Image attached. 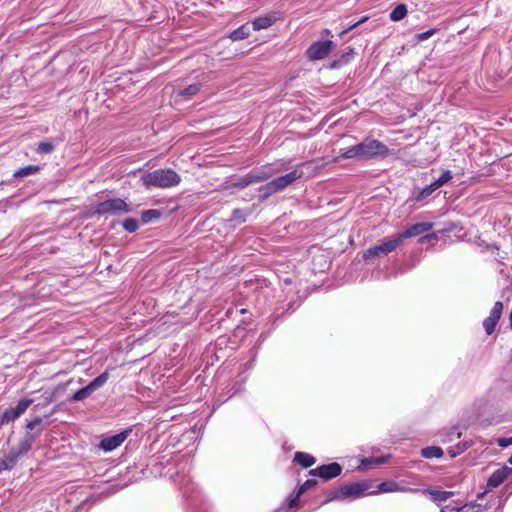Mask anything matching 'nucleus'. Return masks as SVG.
<instances>
[{"label":"nucleus","mask_w":512,"mask_h":512,"mask_svg":"<svg viewBox=\"0 0 512 512\" xmlns=\"http://www.w3.org/2000/svg\"><path fill=\"white\" fill-rule=\"evenodd\" d=\"M421 455L427 459H438L443 456V450L439 446H429L421 450Z\"/></svg>","instance_id":"b1692460"},{"label":"nucleus","mask_w":512,"mask_h":512,"mask_svg":"<svg viewBox=\"0 0 512 512\" xmlns=\"http://www.w3.org/2000/svg\"><path fill=\"white\" fill-rule=\"evenodd\" d=\"M54 400V393H48V392H45L44 393V402L43 403H38L35 408H39V407H45L47 406L48 404H50L52 401Z\"/></svg>","instance_id":"4c0bfd02"},{"label":"nucleus","mask_w":512,"mask_h":512,"mask_svg":"<svg viewBox=\"0 0 512 512\" xmlns=\"http://www.w3.org/2000/svg\"><path fill=\"white\" fill-rule=\"evenodd\" d=\"M436 33V29H429L425 32L419 33L416 35L417 40L419 41H425L428 40L430 37H432Z\"/></svg>","instance_id":"c9c22d12"},{"label":"nucleus","mask_w":512,"mask_h":512,"mask_svg":"<svg viewBox=\"0 0 512 512\" xmlns=\"http://www.w3.org/2000/svg\"><path fill=\"white\" fill-rule=\"evenodd\" d=\"M432 228L433 223L431 222L416 223L408 227L402 233L397 234L396 238L399 241V244L401 245L404 239L422 235L423 233L430 231Z\"/></svg>","instance_id":"1a4fd4ad"},{"label":"nucleus","mask_w":512,"mask_h":512,"mask_svg":"<svg viewBox=\"0 0 512 512\" xmlns=\"http://www.w3.org/2000/svg\"><path fill=\"white\" fill-rule=\"evenodd\" d=\"M238 391H240V388H238V389L234 390V392H233V393H237Z\"/></svg>","instance_id":"603ef678"},{"label":"nucleus","mask_w":512,"mask_h":512,"mask_svg":"<svg viewBox=\"0 0 512 512\" xmlns=\"http://www.w3.org/2000/svg\"><path fill=\"white\" fill-rule=\"evenodd\" d=\"M246 312H247V309H246V308H242V309L240 310V313H241V314H244V313H246Z\"/></svg>","instance_id":"8fccbe9b"},{"label":"nucleus","mask_w":512,"mask_h":512,"mask_svg":"<svg viewBox=\"0 0 512 512\" xmlns=\"http://www.w3.org/2000/svg\"><path fill=\"white\" fill-rule=\"evenodd\" d=\"M509 463L512 464V454L511 457L509 458Z\"/></svg>","instance_id":"3c124183"},{"label":"nucleus","mask_w":512,"mask_h":512,"mask_svg":"<svg viewBox=\"0 0 512 512\" xmlns=\"http://www.w3.org/2000/svg\"><path fill=\"white\" fill-rule=\"evenodd\" d=\"M378 491L383 493H389V492H418L419 489H412L407 487L400 486L395 481H386L382 482L377 486Z\"/></svg>","instance_id":"2eb2a0df"},{"label":"nucleus","mask_w":512,"mask_h":512,"mask_svg":"<svg viewBox=\"0 0 512 512\" xmlns=\"http://www.w3.org/2000/svg\"><path fill=\"white\" fill-rule=\"evenodd\" d=\"M246 212L241 209H235L232 212L230 221L234 222L235 224H242L246 221Z\"/></svg>","instance_id":"473e14b6"},{"label":"nucleus","mask_w":512,"mask_h":512,"mask_svg":"<svg viewBox=\"0 0 512 512\" xmlns=\"http://www.w3.org/2000/svg\"><path fill=\"white\" fill-rule=\"evenodd\" d=\"M20 416L14 408L6 409L0 417V426L6 425L10 422L15 421Z\"/></svg>","instance_id":"a878e982"},{"label":"nucleus","mask_w":512,"mask_h":512,"mask_svg":"<svg viewBox=\"0 0 512 512\" xmlns=\"http://www.w3.org/2000/svg\"><path fill=\"white\" fill-rule=\"evenodd\" d=\"M368 19L367 16H364L362 17L359 21L349 25L348 27H346L342 32L341 34H346L347 32L351 31L352 29L356 28L358 25H360L361 23L365 22L366 20Z\"/></svg>","instance_id":"ea45409f"},{"label":"nucleus","mask_w":512,"mask_h":512,"mask_svg":"<svg viewBox=\"0 0 512 512\" xmlns=\"http://www.w3.org/2000/svg\"><path fill=\"white\" fill-rule=\"evenodd\" d=\"M512 472L511 468L502 467L494 471L491 476L488 478L487 485L491 488H496L500 486Z\"/></svg>","instance_id":"4468645a"},{"label":"nucleus","mask_w":512,"mask_h":512,"mask_svg":"<svg viewBox=\"0 0 512 512\" xmlns=\"http://www.w3.org/2000/svg\"><path fill=\"white\" fill-rule=\"evenodd\" d=\"M334 47L331 40L318 41L313 43L307 50V56L311 60H321L328 56Z\"/></svg>","instance_id":"6e6552de"},{"label":"nucleus","mask_w":512,"mask_h":512,"mask_svg":"<svg viewBox=\"0 0 512 512\" xmlns=\"http://www.w3.org/2000/svg\"><path fill=\"white\" fill-rule=\"evenodd\" d=\"M54 150V145L50 141L40 142L37 145V152L41 154H48Z\"/></svg>","instance_id":"f704fd0d"},{"label":"nucleus","mask_w":512,"mask_h":512,"mask_svg":"<svg viewBox=\"0 0 512 512\" xmlns=\"http://www.w3.org/2000/svg\"><path fill=\"white\" fill-rule=\"evenodd\" d=\"M39 171H40V166L28 165V166L21 167V168L17 169L14 172L13 176L15 178H22V177L34 175V174L38 173Z\"/></svg>","instance_id":"5701e85b"},{"label":"nucleus","mask_w":512,"mask_h":512,"mask_svg":"<svg viewBox=\"0 0 512 512\" xmlns=\"http://www.w3.org/2000/svg\"><path fill=\"white\" fill-rule=\"evenodd\" d=\"M294 506L289 505V501L287 503H283L280 505L277 509L274 510V512H288L290 508H293Z\"/></svg>","instance_id":"79ce46f5"},{"label":"nucleus","mask_w":512,"mask_h":512,"mask_svg":"<svg viewBox=\"0 0 512 512\" xmlns=\"http://www.w3.org/2000/svg\"><path fill=\"white\" fill-rule=\"evenodd\" d=\"M469 445L467 442H458L456 445H455V448L457 450H459V453H463L464 451H466L468 449Z\"/></svg>","instance_id":"a19ab883"},{"label":"nucleus","mask_w":512,"mask_h":512,"mask_svg":"<svg viewBox=\"0 0 512 512\" xmlns=\"http://www.w3.org/2000/svg\"><path fill=\"white\" fill-rule=\"evenodd\" d=\"M316 485H317V481L315 479L306 480L302 485L299 486L295 495L289 497V505L297 506L301 495Z\"/></svg>","instance_id":"dca6fc26"},{"label":"nucleus","mask_w":512,"mask_h":512,"mask_svg":"<svg viewBox=\"0 0 512 512\" xmlns=\"http://www.w3.org/2000/svg\"><path fill=\"white\" fill-rule=\"evenodd\" d=\"M274 174L269 168L259 172H250L243 176L235 185L241 188L270 178Z\"/></svg>","instance_id":"9b49d317"},{"label":"nucleus","mask_w":512,"mask_h":512,"mask_svg":"<svg viewBox=\"0 0 512 512\" xmlns=\"http://www.w3.org/2000/svg\"><path fill=\"white\" fill-rule=\"evenodd\" d=\"M386 461L387 459L385 457H368L362 459L361 466L363 468H371L384 464Z\"/></svg>","instance_id":"cd10ccee"},{"label":"nucleus","mask_w":512,"mask_h":512,"mask_svg":"<svg viewBox=\"0 0 512 512\" xmlns=\"http://www.w3.org/2000/svg\"><path fill=\"white\" fill-rule=\"evenodd\" d=\"M300 177L301 173H299L297 170H293L283 176L273 179L272 183L276 191L279 192L284 190L290 184L294 183Z\"/></svg>","instance_id":"ddd939ff"},{"label":"nucleus","mask_w":512,"mask_h":512,"mask_svg":"<svg viewBox=\"0 0 512 512\" xmlns=\"http://www.w3.org/2000/svg\"><path fill=\"white\" fill-rule=\"evenodd\" d=\"M33 403V399L22 398L18 401L16 407L14 409L17 411L19 416L25 413V411L29 408V406Z\"/></svg>","instance_id":"2f4dec72"},{"label":"nucleus","mask_w":512,"mask_h":512,"mask_svg":"<svg viewBox=\"0 0 512 512\" xmlns=\"http://www.w3.org/2000/svg\"><path fill=\"white\" fill-rule=\"evenodd\" d=\"M276 20H277V18L275 16V14H269V15L257 17L252 22L253 30L260 31L263 29H267L270 26H272Z\"/></svg>","instance_id":"f3484780"},{"label":"nucleus","mask_w":512,"mask_h":512,"mask_svg":"<svg viewBox=\"0 0 512 512\" xmlns=\"http://www.w3.org/2000/svg\"><path fill=\"white\" fill-rule=\"evenodd\" d=\"M109 379V373L107 371L101 373L95 379H93L88 385L77 390L70 398L71 402H79L87 399L92 395L93 392L102 388Z\"/></svg>","instance_id":"39448f33"},{"label":"nucleus","mask_w":512,"mask_h":512,"mask_svg":"<svg viewBox=\"0 0 512 512\" xmlns=\"http://www.w3.org/2000/svg\"><path fill=\"white\" fill-rule=\"evenodd\" d=\"M509 320H510V326H511V328H512V311L510 312Z\"/></svg>","instance_id":"09e8293b"},{"label":"nucleus","mask_w":512,"mask_h":512,"mask_svg":"<svg viewBox=\"0 0 512 512\" xmlns=\"http://www.w3.org/2000/svg\"><path fill=\"white\" fill-rule=\"evenodd\" d=\"M371 488V483L362 481L357 483H350L340 486L337 489L331 490L327 494L326 502L331 501H347L361 498L365 495L374 494L375 492H368Z\"/></svg>","instance_id":"7ed1b4c3"},{"label":"nucleus","mask_w":512,"mask_h":512,"mask_svg":"<svg viewBox=\"0 0 512 512\" xmlns=\"http://www.w3.org/2000/svg\"><path fill=\"white\" fill-rule=\"evenodd\" d=\"M200 90V86L198 84H191L188 87L179 90L175 94V98L181 97L184 99H191L194 97Z\"/></svg>","instance_id":"4be33fe9"},{"label":"nucleus","mask_w":512,"mask_h":512,"mask_svg":"<svg viewBox=\"0 0 512 512\" xmlns=\"http://www.w3.org/2000/svg\"><path fill=\"white\" fill-rule=\"evenodd\" d=\"M421 491L423 493L429 494L435 503L445 502L454 495V492H452V491H443V490H434V489H424Z\"/></svg>","instance_id":"a211bd4d"},{"label":"nucleus","mask_w":512,"mask_h":512,"mask_svg":"<svg viewBox=\"0 0 512 512\" xmlns=\"http://www.w3.org/2000/svg\"><path fill=\"white\" fill-rule=\"evenodd\" d=\"M259 192H260L259 200L264 201L268 197H270L272 194L276 193L277 191H276L275 187L273 186L272 181H270L267 184L261 186L259 188Z\"/></svg>","instance_id":"c85d7f7f"},{"label":"nucleus","mask_w":512,"mask_h":512,"mask_svg":"<svg viewBox=\"0 0 512 512\" xmlns=\"http://www.w3.org/2000/svg\"><path fill=\"white\" fill-rule=\"evenodd\" d=\"M485 508L475 502L467 503V511L465 512H484Z\"/></svg>","instance_id":"e433bc0d"},{"label":"nucleus","mask_w":512,"mask_h":512,"mask_svg":"<svg viewBox=\"0 0 512 512\" xmlns=\"http://www.w3.org/2000/svg\"><path fill=\"white\" fill-rule=\"evenodd\" d=\"M130 212L127 203L120 198H112L99 202L94 207V214L103 215H122Z\"/></svg>","instance_id":"20e7f679"},{"label":"nucleus","mask_w":512,"mask_h":512,"mask_svg":"<svg viewBox=\"0 0 512 512\" xmlns=\"http://www.w3.org/2000/svg\"><path fill=\"white\" fill-rule=\"evenodd\" d=\"M249 35H250V28H249L248 24H243L240 27H238L237 29L233 30L229 34V38L232 41H239V40L246 39Z\"/></svg>","instance_id":"412c9836"},{"label":"nucleus","mask_w":512,"mask_h":512,"mask_svg":"<svg viewBox=\"0 0 512 512\" xmlns=\"http://www.w3.org/2000/svg\"><path fill=\"white\" fill-rule=\"evenodd\" d=\"M498 443L502 447H506L512 443V439L509 438H501L498 440Z\"/></svg>","instance_id":"c03bdc74"},{"label":"nucleus","mask_w":512,"mask_h":512,"mask_svg":"<svg viewBox=\"0 0 512 512\" xmlns=\"http://www.w3.org/2000/svg\"><path fill=\"white\" fill-rule=\"evenodd\" d=\"M122 225H123V228L129 233H133V232L137 231V229L139 228V223L134 218H128V219L124 220Z\"/></svg>","instance_id":"72a5a7b5"},{"label":"nucleus","mask_w":512,"mask_h":512,"mask_svg":"<svg viewBox=\"0 0 512 512\" xmlns=\"http://www.w3.org/2000/svg\"><path fill=\"white\" fill-rule=\"evenodd\" d=\"M399 246H400L399 241L397 240V238L395 236L391 239H387V240L383 241L379 245L372 246V247L368 248L367 250H365L363 253V259L368 260L373 257H381L384 255H387V254L393 252L394 250H396L397 247H399Z\"/></svg>","instance_id":"423d86ee"},{"label":"nucleus","mask_w":512,"mask_h":512,"mask_svg":"<svg viewBox=\"0 0 512 512\" xmlns=\"http://www.w3.org/2000/svg\"><path fill=\"white\" fill-rule=\"evenodd\" d=\"M294 462L298 463L304 468H309L315 464L316 459L305 452H296L294 455Z\"/></svg>","instance_id":"6ab92c4d"},{"label":"nucleus","mask_w":512,"mask_h":512,"mask_svg":"<svg viewBox=\"0 0 512 512\" xmlns=\"http://www.w3.org/2000/svg\"><path fill=\"white\" fill-rule=\"evenodd\" d=\"M129 433V430H125L113 436L106 437L101 440L99 447L105 452L113 451L127 439Z\"/></svg>","instance_id":"f8f14e48"},{"label":"nucleus","mask_w":512,"mask_h":512,"mask_svg":"<svg viewBox=\"0 0 512 512\" xmlns=\"http://www.w3.org/2000/svg\"><path fill=\"white\" fill-rule=\"evenodd\" d=\"M503 312V303L500 301H497L492 310L490 311V315L484 319L483 321V327L487 335H491L495 327L502 315Z\"/></svg>","instance_id":"9d476101"},{"label":"nucleus","mask_w":512,"mask_h":512,"mask_svg":"<svg viewBox=\"0 0 512 512\" xmlns=\"http://www.w3.org/2000/svg\"><path fill=\"white\" fill-rule=\"evenodd\" d=\"M437 238V235L435 233L431 234V235H426V236H423L420 238V242L423 243L425 240H431V239H436Z\"/></svg>","instance_id":"49530a36"},{"label":"nucleus","mask_w":512,"mask_h":512,"mask_svg":"<svg viewBox=\"0 0 512 512\" xmlns=\"http://www.w3.org/2000/svg\"><path fill=\"white\" fill-rule=\"evenodd\" d=\"M141 182L146 188L156 187L161 189L177 186L181 177L170 168L156 169L141 176Z\"/></svg>","instance_id":"f03ea898"},{"label":"nucleus","mask_w":512,"mask_h":512,"mask_svg":"<svg viewBox=\"0 0 512 512\" xmlns=\"http://www.w3.org/2000/svg\"><path fill=\"white\" fill-rule=\"evenodd\" d=\"M43 421V418L42 417H36L34 418L33 420L27 422L26 424V428L28 430H34L38 425H40Z\"/></svg>","instance_id":"58836bf2"},{"label":"nucleus","mask_w":512,"mask_h":512,"mask_svg":"<svg viewBox=\"0 0 512 512\" xmlns=\"http://www.w3.org/2000/svg\"><path fill=\"white\" fill-rule=\"evenodd\" d=\"M342 473V466L336 462L318 466L309 471V474L314 477H319L325 481L332 480Z\"/></svg>","instance_id":"0eeeda50"},{"label":"nucleus","mask_w":512,"mask_h":512,"mask_svg":"<svg viewBox=\"0 0 512 512\" xmlns=\"http://www.w3.org/2000/svg\"><path fill=\"white\" fill-rule=\"evenodd\" d=\"M407 15V7L404 4L397 5L390 13L392 21H400Z\"/></svg>","instance_id":"bb28decb"},{"label":"nucleus","mask_w":512,"mask_h":512,"mask_svg":"<svg viewBox=\"0 0 512 512\" xmlns=\"http://www.w3.org/2000/svg\"><path fill=\"white\" fill-rule=\"evenodd\" d=\"M447 452L450 458H455L456 456L460 455L459 450H457L455 446L448 448Z\"/></svg>","instance_id":"37998d69"},{"label":"nucleus","mask_w":512,"mask_h":512,"mask_svg":"<svg viewBox=\"0 0 512 512\" xmlns=\"http://www.w3.org/2000/svg\"><path fill=\"white\" fill-rule=\"evenodd\" d=\"M461 433L459 432V428L457 426L450 427L440 433V441L442 443H448L456 438H459Z\"/></svg>","instance_id":"aec40b11"},{"label":"nucleus","mask_w":512,"mask_h":512,"mask_svg":"<svg viewBox=\"0 0 512 512\" xmlns=\"http://www.w3.org/2000/svg\"><path fill=\"white\" fill-rule=\"evenodd\" d=\"M452 512H465L467 511V503L462 506H456L451 509Z\"/></svg>","instance_id":"a18cd8bd"},{"label":"nucleus","mask_w":512,"mask_h":512,"mask_svg":"<svg viewBox=\"0 0 512 512\" xmlns=\"http://www.w3.org/2000/svg\"><path fill=\"white\" fill-rule=\"evenodd\" d=\"M57 412V407H54L48 414L44 415L45 418H48Z\"/></svg>","instance_id":"de8ad7c7"},{"label":"nucleus","mask_w":512,"mask_h":512,"mask_svg":"<svg viewBox=\"0 0 512 512\" xmlns=\"http://www.w3.org/2000/svg\"><path fill=\"white\" fill-rule=\"evenodd\" d=\"M452 178H453L452 172L450 170H446L442 173V175L439 178H437L435 181H433V184H434V186L437 187V189H439L440 187H442L443 185L448 183Z\"/></svg>","instance_id":"7c9ffc66"},{"label":"nucleus","mask_w":512,"mask_h":512,"mask_svg":"<svg viewBox=\"0 0 512 512\" xmlns=\"http://www.w3.org/2000/svg\"><path fill=\"white\" fill-rule=\"evenodd\" d=\"M161 213L156 209L145 210L141 214V219L143 223H149L155 219L160 217Z\"/></svg>","instance_id":"c756f323"},{"label":"nucleus","mask_w":512,"mask_h":512,"mask_svg":"<svg viewBox=\"0 0 512 512\" xmlns=\"http://www.w3.org/2000/svg\"><path fill=\"white\" fill-rule=\"evenodd\" d=\"M436 190H437V187L434 186V184L432 182L430 185H428L422 189H418L414 194V200L417 202H420V201L426 199L427 197H429Z\"/></svg>","instance_id":"393cba45"},{"label":"nucleus","mask_w":512,"mask_h":512,"mask_svg":"<svg viewBox=\"0 0 512 512\" xmlns=\"http://www.w3.org/2000/svg\"><path fill=\"white\" fill-rule=\"evenodd\" d=\"M388 153L389 149L384 143L377 139L368 137L352 147L340 150V153L335 157L334 162H338L340 159L368 160L378 157L384 158Z\"/></svg>","instance_id":"f257e3e1"},{"label":"nucleus","mask_w":512,"mask_h":512,"mask_svg":"<svg viewBox=\"0 0 512 512\" xmlns=\"http://www.w3.org/2000/svg\"><path fill=\"white\" fill-rule=\"evenodd\" d=\"M440 512H446V508H442Z\"/></svg>","instance_id":"864d4df0"}]
</instances>
